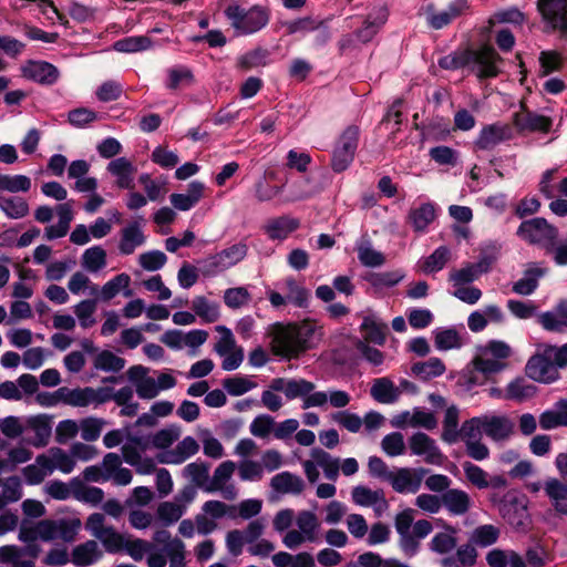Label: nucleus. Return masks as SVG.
I'll return each mask as SVG.
<instances>
[{
  "label": "nucleus",
  "instance_id": "f257e3e1",
  "mask_svg": "<svg viewBox=\"0 0 567 567\" xmlns=\"http://www.w3.org/2000/svg\"><path fill=\"white\" fill-rule=\"evenodd\" d=\"M321 328L313 321L275 323L270 329L271 349L276 355L291 359L313 348L320 340Z\"/></svg>",
  "mask_w": 567,
  "mask_h": 567
},
{
  "label": "nucleus",
  "instance_id": "f03ea898",
  "mask_svg": "<svg viewBox=\"0 0 567 567\" xmlns=\"http://www.w3.org/2000/svg\"><path fill=\"white\" fill-rule=\"evenodd\" d=\"M511 355L512 348L508 343L502 340H489L477 348L473 364L482 373H496L507 367V359Z\"/></svg>",
  "mask_w": 567,
  "mask_h": 567
},
{
  "label": "nucleus",
  "instance_id": "7ed1b4c3",
  "mask_svg": "<svg viewBox=\"0 0 567 567\" xmlns=\"http://www.w3.org/2000/svg\"><path fill=\"white\" fill-rule=\"evenodd\" d=\"M231 27L239 34H251L262 29L269 21V14L262 7L245 9L237 3L229 4L225 10Z\"/></svg>",
  "mask_w": 567,
  "mask_h": 567
},
{
  "label": "nucleus",
  "instance_id": "20e7f679",
  "mask_svg": "<svg viewBox=\"0 0 567 567\" xmlns=\"http://www.w3.org/2000/svg\"><path fill=\"white\" fill-rule=\"evenodd\" d=\"M502 518L515 530L525 532L530 524L527 501L524 495L509 491L497 502Z\"/></svg>",
  "mask_w": 567,
  "mask_h": 567
},
{
  "label": "nucleus",
  "instance_id": "39448f33",
  "mask_svg": "<svg viewBox=\"0 0 567 567\" xmlns=\"http://www.w3.org/2000/svg\"><path fill=\"white\" fill-rule=\"evenodd\" d=\"M516 235L530 245H538L546 250L553 249L558 237V229L544 217L524 220Z\"/></svg>",
  "mask_w": 567,
  "mask_h": 567
},
{
  "label": "nucleus",
  "instance_id": "423d86ee",
  "mask_svg": "<svg viewBox=\"0 0 567 567\" xmlns=\"http://www.w3.org/2000/svg\"><path fill=\"white\" fill-rule=\"evenodd\" d=\"M359 134V127L350 125L340 135L331 159V167L336 173L346 171L352 163L358 148Z\"/></svg>",
  "mask_w": 567,
  "mask_h": 567
},
{
  "label": "nucleus",
  "instance_id": "0eeeda50",
  "mask_svg": "<svg viewBox=\"0 0 567 567\" xmlns=\"http://www.w3.org/2000/svg\"><path fill=\"white\" fill-rule=\"evenodd\" d=\"M536 7L546 30L567 38V0H537Z\"/></svg>",
  "mask_w": 567,
  "mask_h": 567
},
{
  "label": "nucleus",
  "instance_id": "6e6552de",
  "mask_svg": "<svg viewBox=\"0 0 567 567\" xmlns=\"http://www.w3.org/2000/svg\"><path fill=\"white\" fill-rule=\"evenodd\" d=\"M467 68L480 79L495 78L499 73L502 60L494 48L484 45L477 50H466Z\"/></svg>",
  "mask_w": 567,
  "mask_h": 567
},
{
  "label": "nucleus",
  "instance_id": "1a4fd4ad",
  "mask_svg": "<svg viewBox=\"0 0 567 567\" xmlns=\"http://www.w3.org/2000/svg\"><path fill=\"white\" fill-rule=\"evenodd\" d=\"M247 255V247L244 244H236L219 252L209 256L203 261V272L206 276H214L241 261Z\"/></svg>",
  "mask_w": 567,
  "mask_h": 567
},
{
  "label": "nucleus",
  "instance_id": "9d476101",
  "mask_svg": "<svg viewBox=\"0 0 567 567\" xmlns=\"http://www.w3.org/2000/svg\"><path fill=\"white\" fill-rule=\"evenodd\" d=\"M427 470L422 467H400L392 472L389 483L400 494H415L422 485Z\"/></svg>",
  "mask_w": 567,
  "mask_h": 567
},
{
  "label": "nucleus",
  "instance_id": "9b49d317",
  "mask_svg": "<svg viewBox=\"0 0 567 567\" xmlns=\"http://www.w3.org/2000/svg\"><path fill=\"white\" fill-rule=\"evenodd\" d=\"M468 10V0H453L441 11H435L432 6H429L426 8V22L432 29L440 30L451 24L455 19L466 14Z\"/></svg>",
  "mask_w": 567,
  "mask_h": 567
},
{
  "label": "nucleus",
  "instance_id": "f8f14e48",
  "mask_svg": "<svg viewBox=\"0 0 567 567\" xmlns=\"http://www.w3.org/2000/svg\"><path fill=\"white\" fill-rule=\"evenodd\" d=\"M408 443L411 454L422 457L427 464L441 465L445 458L436 442L423 432L414 433Z\"/></svg>",
  "mask_w": 567,
  "mask_h": 567
},
{
  "label": "nucleus",
  "instance_id": "ddd939ff",
  "mask_svg": "<svg viewBox=\"0 0 567 567\" xmlns=\"http://www.w3.org/2000/svg\"><path fill=\"white\" fill-rule=\"evenodd\" d=\"M514 136L513 128L508 124L493 123L482 127L474 146L482 151H492L503 142L512 140Z\"/></svg>",
  "mask_w": 567,
  "mask_h": 567
},
{
  "label": "nucleus",
  "instance_id": "4468645a",
  "mask_svg": "<svg viewBox=\"0 0 567 567\" xmlns=\"http://www.w3.org/2000/svg\"><path fill=\"white\" fill-rule=\"evenodd\" d=\"M236 470V464L233 461H225L220 463L214 471L213 477L209 484L206 486V491L220 492L223 497L227 501H234L237 497V488L233 484H228Z\"/></svg>",
  "mask_w": 567,
  "mask_h": 567
},
{
  "label": "nucleus",
  "instance_id": "2eb2a0df",
  "mask_svg": "<svg viewBox=\"0 0 567 567\" xmlns=\"http://www.w3.org/2000/svg\"><path fill=\"white\" fill-rule=\"evenodd\" d=\"M526 374L537 381L544 383H551L559 378V372L553 360L544 350L543 353L533 355L526 364Z\"/></svg>",
  "mask_w": 567,
  "mask_h": 567
},
{
  "label": "nucleus",
  "instance_id": "dca6fc26",
  "mask_svg": "<svg viewBox=\"0 0 567 567\" xmlns=\"http://www.w3.org/2000/svg\"><path fill=\"white\" fill-rule=\"evenodd\" d=\"M20 70L24 79L43 85L54 84L60 76L59 70L53 64L40 60H28Z\"/></svg>",
  "mask_w": 567,
  "mask_h": 567
},
{
  "label": "nucleus",
  "instance_id": "f3484780",
  "mask_svg": "<svg viewBox=\"0 0 567 567\" xmlns=\"http://www.w3.org/2000/svg\"><path fill=\"white\" fill-rule=\"evenodd\" d=\"M351 498L355 505L372 507L377 517L382 516L389 508L383 489H371L363 485L354 486Z\"/></svg>",
  "mask_w": 567,
  "mask_h": 567
},
{
  "label": "nucleus",
  "instance_id": "a211bd4d",
  "mask_svg": "<svg viewBox=\"0 0 567 567\" xmlns=\"http://www.w3.org/2000/svg\"><path fill=\"white\" fill-rule=\"evenodd\" d=\"M484 434L495 442L508 440L514 433V423L505 414H483Z\"/></svg>",
  "mask_w": 567,
  "mask_h": 567
},
{
  "label": "nucleus",
  "instance_id": "6ab92c4d",
  "mask_svg": "<svg viewBox=\"0 0 567 567\" xmlns=\"http://www.w3.org/2000/svg\"><path fill=\"white\" fill-rule=\"evenodd\" d=\"M148 371L146 367L133 365L126 372L127 379L134 385L137 395L144 400L154 399L159 394L156 380L148 375Z\"/></svg>",
  "mask_w": 567,
  "mask_h": 567
},
{
  "label": "nucleus",
  "instance_id": "aec40b11",
  "mask_svg": "<svg viewBox=\"0 0 567 567\" xmlns=\"http://www.w3.org/2000/svg\"><path fill=\"white\" fill-rule=\"evenodd\" d=\"M106 172L114 178L118 188L133 189L135 187L134 179L137 168L131 159L116 157L107 164Z\"/></svg>",
  "mask_w": 567,
  "mask_h": 567
},
{
  "label": "nucleus",
  "instance_id": "412c9836",
  "mask_svg": "<svg viewBox=\"0 0 567 567\" xmlns=\"http://www.w3.org/2000/svg\"><path fill=\"white\" fill-rule=\"evenodd\" d=\"M101 466L105 482L111 481L117 486H126L132 482V472L122 466V457L118 454L113 452L105 454Z\"/></svg>",
  "mask_w": 567,
  "mask_h": 567
},
{
  "label": "nucleus",
  "instance_id": "4be33fe9",
  "mask_svg": "<svg viewBox=\"0 0 567 567\" xmlns=\"http://www.w3.org/2000/svg\"><path fill=\"white\" fill-rule=\"evenodd\" d=\"M389 12L385 6L374 7L367 16L363 24L354 32V37L361 43L370 42L386 22Z\"/></svg>",
  "mask_w": 567,
  "mask_h": 567
},
{
  "label": "nucleus",
  "instance_id": "5701e85b",
  "mask_svg": "<svg viewBox=\"0 0 567 567\" xmlns=\"http://www.w3.org/2000/svg\"><path fill=\"white\" fill-rule=\"evenodd\" d=\"M513 123L520 132L548 133L553 125L550 117L527 111L524 107L514 113Z\"/></svg>",
  "mask_w": 567,
  "mask_h": 567
},
{
  "label": "nucleus",
  "instance_id": "b1692460",
  "mask_svg": "<svg viewBox=\"0 0 567 567\" xmlns=\"http://www.w3.org/2000/svg\"><path fill=\"white\" fill-rule=\"evenodd\" d=\"M547 274V268L539 262L527 264L523 277L514 282L512 290L519 296H530L538 288L539 279Z\"/></svg>",
  "mask_w": 567,
  "mask_h": 567
},
{
  "label": "nucleus",
  "instance_id": "393cba45",
  "mask_svg": "<svg viewBox=\"0 0 567 567\" xmlns=\"http://www.w3.org/2000/svg\"><path fill=\"white\" fill-rule=\"evenodd\" d=\"M537 322L546 331H565L567 329V299H560L551 310L539 313Z\"/></svg>",
  "mask_w": 567,
  "mask_h": 567
},
{
  "label": "nucleus",
  "instance_id": "a878e982",
  "mask_svg": "<svg viewBox=\"0 0 567 567\" xmlns=\"http://www.w3.org/2000/svg\"><path fill=\"white\" fill-rule=\"evenodd\" d=\"M146 236L143 233L141 223L134 220L121 229V238L118 241V250L122 255H132L136 248L143 246Z\"/></svg>",
  "mask_w": 567,
  "mask_h": 567
},
{
  "label": "nucleus",
  "instance_id": "bb28decb",
  "mask_svg": "<svg viewBox=\"0 0 567 567\" xmlns=\"http://www.w3.org/2000/svg\"><path fill=\"white\" fill-rule=\"evenodd\" d=\"M52 417L45 414L29 416L25 420V430L30 429L34 432V437L30 444L34 447H43L48 445L52 434Z\"/></svg>",
  "mask_w": 567,
  "mask_h": 567
},
{
  "label": "nucleus",
  "instance_id": "cd10ccee",
  "mask_svg": "<svg viewBox=\"0 0 567 567\" xmlns=\"http://www.w3.org/2000/svg\"><path fill=\"white\" fill-rule=\"evenodd\" d=\"M543 488L555 511L567 516V483L549 477L544 482Z\"/></svg>",
  "mask_w": 567,
  "mask_h": 567
},
{
  "label": "nucleus",
  "instance_id": "c85d7f7f",
  "mask_svg": "<svg viewBox=\"0 0 567 567\" xmlns=\"http://www.w3.org/2000/svg\"><path fill=\"white\" fill-rule=\"evenodd\" d=\"M464 328L439 327L433 330L434 346L440 351L460 349L463 346L462 332Z\"/></svg>",
  "mask_w": 567,
  "mask_h": 567
},
{
  "label": "nucleus",
  "instance_id": "c756f323",
  "mask_svg": "<svg viewBox=\"0 0 567 567\" xmlns=\"http://www.w3.org/2000/svg\"><path fill=\"white\" fill-rule=\"evenodd\" d=\"M199 450L197 441L193 436H186L177 445L167 451L159 458L161 463L182 464L190 456L195 455Z\"/></svg>",
  "mask_w": 567,
  "mask_h": 567
},
{
  "label": "nucleus",
  "instance_id": "7c9ffc66",
  "mask_svg": "<svg viewBox=\"0 0 567 567\" xmlns=\"http://www.w3.org/2000/svg\"><path fill=\"white\" fill-rule=\"evenodd\" d=\"M103 553L95 540H86L73 548L71 561L76 567H87L99 561Z\"/></svg>",
  "mask_w": 567,
  "mask_h": 567
},
{
  "label": "nucleus",
  "instance_id": "2f4dec72",
  "mask_svg": "<svg viewBox=\"0 0 567 567\" xmlns=\"http://www.w3.org/2000/svg\"><path fill=\"white\" fill-rule=\"evenodd\" d=\"M299 220L288 216L270 219L264 227L267 236L272 240H285L299 228Z\"/></svg>",
  "mask_w": 567,
  "mask_h": 567
},
{
  "label": "nucleus",
  "instance_id": "473e14b6",
  "mask_svg": "<svg viewBox=\"0 0 567 567\" xmlns=\"http://www.w3.org/2000/svg\"><path fill=\"white\" fill-rule=\"evenodd\" d=\"M270 486L280 494L298 495L303 492L306 485L300 476L285 471L271 478Z\"/></svg>",
  "mask_w": 567,
  "mask_h": 567
},
{
  "label": "nucleus",
  "instance_id": "72a5a7b5",
  "mask_svg": "<svg viewBox=\"0 0 567 567\" xmlns=\"http://www.w3.org/2000/svg\"><path fill=\"white\" fill-rule=\"evenodd\" d=\"M51 474L52 467L44 453L39 454L32 464L22 470L23 478L29 485H39Z\"/></svg>",
  "mask_w": 567,
  "mask_h": 567
},
{
  "label": "nucleus",
  "instance_id": "f704fd0d",
  "mask_svg": "<svg viewBox=\"0 0 567 567\" xmlns=\"http://www.w3.org/2000/svg\"><path fill=\"white\" fill-rule=\"evenodd\" d=\"M443 506L454 516H461L468 512L472 505L470 495L462 489H447L442 496Z\"/></svg>",
  "mask_w": 567,
  "mask_h": 567
},
{
  "label": "nucleus",
  "instance_id": "c9c22d12",
  "mask_svg": "<svg viewBox=\"0 0 567 567\" xmlns=\"http://www.w3.org/2000/svg\"><path fill=\"white\" fill-rule=\"evenodd\" d=\"M436 218L434 204L424 203L417 207L411 208L408 214V220L416 233L426 231L429 225Z\"/></svg>",
  "mask_w": 567,
  "mask_h": 567
},
{
  "label": "nucleus",
  "instance_id": "e433bc0d",
  "mask_svg": "<svg viewBox=\"0 0 567 567\" xmlns=\"http://www.w3.org/2000/svg\"><path fill=\"white\" fill-rule=\"evenodd\" d=\"M486 563L489 567H526L525 559L512 549L494 548L486 554Z\"/></svg>",
  "mask_w": 567,
  "mask_h": 567
},
{
  "label": "nucleus",
  "instance_id": "4c0bfd02",
  "mask_svg": "<svg viewBox=\"0 0 567 567\" xmlns=\"http://www.w3.org/2000/svg\"><path fill=\"white\" fill-rule=\"evenodd\" d=\"M58 395L61 398L62 403L81 408L94 402L96 396L92 388L69 389L66 386L59 388Z\"/></svg>",
  "mask_w": 567,
  "mask_h": 567
},
{
  "label": "nucleus",
  "instance_id": "58836bf2",
  "mask_svg": "<svg viewBox=\"0 0 567 567\" xmlns=\"http://www.w3.org/2000/svg\"><path fill=\"white\" fill-rule=\"evenodd\" d=\"M371 396L383 404H392L398 401L401 391L388 378L375 379L371 390Z\"/></svg>",
  "mask_w": 567,
  "mask_h": 567
},
{
  "label": "nucleus",
  "instance_id": "ea45409f",
  "mask_svg": "<svg viewBox=\"0 0 567 567\" xmlns=\"http://www.w3.org/2000/svg\"><path fill=\"white\" fill-rule=\"evenodd\" d=\"M360 328L364 332L367 341L379 346L385 342L388 324L382 322L374 313L364 316Z\"/></svg>",
  "mask_w": 567,
  "mask_h": 567
},
{
  "label": "nucleus",
  "instance_id": "a19ab883",
  "mask_svg": "<svg viewBox=\"0 0 567 567\" xmlns=\"http://www.w3.org/2000/svg\"><path fill=\"white\" fill-rule=\"evenodd\" d=\"M72 496L82 503L91 504L96 506L104 499V492L102 488L96 486H86L79 478L71 481Z\"/></svg>",
  "mask_w": 567,
  "mask_h": 567
},
{
  "label": "nucleus",
  "instance_id": "79ce46f5",
  "mask_svg": "<svg viewBox=\"0 0 567 567\" xmlns=\"http://www.w3.org/2000/svg\"><path fill=\"white\" fill-rule=\"evenodd\" d=\"M357 252L359 261L365 267H380L385 261L384 255L373 248L368 237H362L357 243Z\"/></svg>",
  "mask_w": 567,
  "mask_h": 567
},
{
  "label": "nucleus",
  "instance_id": "37998d69",
  "mask_svg": "<svg viewBox=\"0 0 567 567\" xmlns=\"http://www.w3.org/2000/svg\"><path fill=\"white\" fill-rule=\"evenodd\" d=\"M311 457L317 462L318 466L322 468L326 478L337 481L340 471V461L333 457L322 449H312Z\"/></svg>",
  "mask_w": 567,
  "mask_h": 567
},
{
  "label": "nucleus",
  "instance_id": "c03bdc74",
  "mask_svg": "<svg viewBox=\"0 0 567 567\" xmlns=\"http://www.w3.org/2000/svg\"><path fill=\"white\" fill-rule=\"evenodd\" d=\"M445 370V364L439 358H430L427 361L416 362L411 368L412 373L424 381L442 375Z\"/></svg>",
  "mask_w": 567,
  "mask_h": 567
},
{
  "label": "nucleus",
  "instance_id": "a18cd8bd",
  "mask_svg": "<svg viewBox=\"0 0 567 567\" xmlns=\"http://www.w3.org/2000/svg\"><path fill=\"white\" fill-rule=\"evenodd\" d=\"M501 535V529L492 524H485L476 527L471 536L470 543L478 547H488L494 545Z\"/></svg>",
  "mask_w": 567,
  "mask_h": 567
},
{
  "label": "nucleus",
  "instance_id": "49530a36",
  "mask_svg": "<svg viewBox=\"0 0 567 567\" xmlns=\"http://www.w3.org/2000/svg\"><path fill=\"white\" fill-rule=\"evenodd\" d=\"M192 308L195 315L207 323L216 322L220 317L219 306L203 296L193 299Z\"/></svg>",
  "mask_w": 567,
  "mask_h": 567
},
{
  "label": "nucleus",
  "instance_id": "de8ad7c7",
  "mask_svg": "<svg viewBox=\"0 0 567 567\" xmlns=\"http://www.w3.org/2000/svg\"><path fill=\"white\" fill-rule=\"evenodd\" d=\"M44 454L49 458L52 473L58 470L64 474H69L75 467V461L73 460L71 452L68 453L62 449L52 447Z\"/></svg>",
  "mask_w": 567,
  "mask_h": 567
},
{
  "label": "nucleus",
  "instance_id": "09e8293b",
  "mask_svg": "<svg viewBox=\"0 0 567 567\" xmlns=\"http://www.w3.org/2000/svg\"><path fill=\"white\" fill-rule=\"evenodd\" d=\"M152 43V39L147 35H133L117 40L113 48L117 52L135 53L150 49Z\"/></svg>",
  "mask_w": 567,
  "mask_h": 567
},
{
  "label": "nucleus",
  "instance_id": "8fccbe9b",
  "mask_svg": "<svg viewBox=\"0 0 567 567\" xmlns=\"http://www.w3.org/2000/svg\"><path fill=\"white\" fill-rule=\"evenodd\" d=\"M451 257V250L446 246L437 247L422 264L421 269L425 274H433L442 270Z\"/></svg>",
  "mask_w": 567,
  "mask_h": 567
},
{
  "label": "nucleus",
  "instance_id": "3c124183",
  "mask_svg": "<svg viewBox=\"0 0 567 567\" xmlns=\"http://www.w3.org/2000/svg\"><path fill=\"white\" fill-rule=\"evenodd\" d=\"M442 439L447 443H455L460 439L458 409L455 405L445 411Z\"/></svg>",
  "mask_w": 567,
  "mask_h": 567
},
{
  "label": "nucleus",
  "instance_id": "603ef678",
  "mask_svg": "<svg viewBox=\"0 0 567 567\" xmlns=\"http://www.w3.org/2000/svg\"><path fill=\"white\" fill-rule=\"evenodd\" d=\"M81 262L87 271L97 272L106 266V252L101 246H93L83 252Z\"/></svg>",
  "mask_w": 567,
  "mask_h": 567
},
{
  "label": "nucleus",
  "instance_id": "864d4df0",
  "mask_svg": "<svg viewBox=\"0 0 567 567\" xmlns=\"http://www.w3.org/2000/svg\"><path fill=\"white\" fill-rule=\"evenodd\" d=\"M455 533L456 530L452 527L449 532L436 533L429 544L430 549L441 555L452 551L457 545Z\"/></svg>",
  "mask_w": 567,
  "mask_h": 567
},
{
  "label": "nucleus",
  "instance_id": "5fc2aeb1",
  "mask_svg": "<svg viewBox=\"0 0 567 567\" xmlns=\"http://www.w3.org/2000/svg\"><path fill=\"white\" fill-rule=\"evenodd\" d=\"M184 504L173 502H163L157 506V517L165 526H171L178 522L185 513Z\"/></svg>",
  "mask_w": 567,
  "mask_h": 567
},
{
  "label": "nucleus",
  "instance_id": "6e6d98bb",
  "mask_svg": "<svg viewBox=\"0 0 567 567\" xmlns=\"http://www.w3.org/2000/svg\"><path fill=\"white\" fill-rule=\"evenodd\" d=\"M285 287L289 303L298 308H306L308 306L310 292L307 288L300 286L292 277L285 279Z\"/></svg>",
  "mask_w": 567,
  "mask_h": 567
},
{
  "label": "nucleus",
  "instance_id": "4d7b16f0",
  "mask_svg": "<svg viewBox=\"0 0 567 567\" xmlns=\"http://www.w3.org/2000/svg\"><path fill=\"white\" fill-rule=\"evenodd\" d=\"M224 389L233 396L243 395L257 388V383L248 375H235L223 381Z\"/></svg>",
  "mask_w": 567,
  "mask_h": 567
},
{
  "label": "nucleus",
  "instance_id": "13d9d810",
  "mask_svg": "<svg viewBox=\"0 0 567 567\" xmlns=\"http://www.w3.org/2000/svg\"><path fill=\"white\" fill-rule=\"evenodd\" d=\"M404 274L400 270L386 272H373L365 280L375 289L391 288L403 280Z\"/></svg>",
  "mask_w": 567,
  "mask_h": 567
},
{
  "label": "nucleus",
  "instance_id": "bf43d9fd",
  "mask_svg": "<svg viewBox=\"0 0 567 567\" xmlns=\"http://www.w3.org/2000/svg\"><path fill=\"white\" fill-rule=\"evenodd\" d=\"M0 209L9 218L19 219L28 215L29 205L20 197H0Z\"/></svg>",
  "mask_w": 567,
  "mask_h": 567
},
{
  "label": "nucleus",
  "instance_id": "052dcab7",
  "mask_svg": "<svg viewBox=\"0 0 567 567\" xmlns=\"http://www.w3.org/2000/svg\"><path fill=\"white\" fill-rule=\"evenodd\" d=\"M536 393V388L527 383L524 379L512 381L507 388L504 398L516 401H524L532 398Z\"/></svg>",
  "mask_w": 567,
  "mask_h": 567
},
{
  "label": "nucleus",
  "instance_id": "680f3d73",
  "mask_svg": "<svg viewBox=\"0 0 567 567\" xmlns=\"http://www.w3.org/2000/svg\"><path fill=\"white\" fill-rule=\"evenodd\" d=\"M153 548V544L142 538H133L131 535H127L123 546V550L135 561L143 560Z\"/></svg>",
  "mask_w": 567,
  "mask_h": 567
},
{
  "label": "nucleus",
  "instance_id": "e2e57ef3",
  "mask_svg": "<svg viewBox=\"0 0 567 567\" xmlns=\"http://www.w3.org/2000/svg\"><path fill=\"white\" fill-rule=\"evenodd\" d=\"M538 61L540 65L539 74L542 76H547L563 68L564 58L561 53L557 51L547 50L539 53Z\"/></svg>",
  "mask_w": 567,
  "mask_h": 567
},
{
  "label": "nucleus",
  "instance_id": "0e129e2a",
  "mask_svg": "<svg viewBox=\"0 0 567 567\" xmlns=\"http://www.w3.org/2000/svg\"><path fill=\"white\" fill-rule=\"evenodd\" d=\"M464 475L466 480L478 489H484L489 487L488 482V473L485 472L478 465L472 462H464L462 464Z\"/></svg>",
  "mask_w": 567,
  "mask_h": 567
},
{
  "label": "nucleus",
  "instance_id": "69168bd1",
  "mask_svg": "<svg viewBox=\"0 0 567 567\" xmlns=\"http://www.w3.org/2000/svg\"><path fill=\"white\" fill-rule=\"evenodd\" d=\"M298 530L305 534L308 542L312 543L317 539V530L319 523L317 516L309 511H302L297 516Z\"/></svg>",
  "mask_w": 567,
  "mask_h": 567
},
{
  "label": "nucleus",
  "instance_id": "338daca9",
  "mask_svg": "<svg viewBox=\"0 0 567 567\" xmlns=\"http://www.w3.org/2000/svg\"><path fill=\"white\" fill-rule=\"evenodd\" d=\"M125 365V360L111 351L104 350L100 352L94 360V367L97 370L107 372H117Z\"/></svg>",
  "mask_w": 567,
  "mask_h": 567
},
{
  "label": "nucleus",
  "instance_id": "774afa93",
  "mask_svg": "<svg viewBox=\"0 0 567 567\" xmlns=\"http://www.w3.org/2000/svg\"><path fill=\"white\" fill-rule=\"evenodd\" d=\"M223 298L228 308L239 309L250 302L251 295L246 287H235L226 289Z\"/></svg>",
  "mask_w": 567,
  "mask_h": 567
}]
</instances>
